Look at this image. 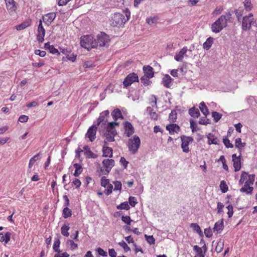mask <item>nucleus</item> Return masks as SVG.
<instances>
[{
  "mask_svg": "<svg viewBox=\"0 0 257 257\" xmlns=\"http://www.w3.org/2000/svg\"><path fill=\"white\" fill-rule=\"evenodd\" d=\"M116 122H110L107 123L105 128H99V132L103 137L105 138V141L112 142L114 141V137L116 135V130L114 126L118 125Z\"/></svg>",
  "mask_w": 257,
  "mask_h": 257,
  "instance_id": "nucleus-1",
  "label": "nucleus"
},
{
  "mask_svg": "<svg viewBox=\"0 0 257 257\" xmlns=\"http://www.w3.org/2000/svg\"><path fill=\"white\" fill-rule=\"evenodd\" d=\"M130 15L131 13L128 11V9L126 10L125 12L126 18H125L123 15L119 13H115L111 16L110 25L113 27H122L128 20Z\"/></svg>",
  "mask_w": 257,
  "mask_h": 257,
  "instance_id": "nucleus-2",
  "label": "nucleus"
},
{
  "mask_svg": "<svg viewBox=\"0 0 257 257\" xmlns=\"http://www.w3.org/2000/svg\"><path fill=\"white\" fill-rule=\"evenodd\" d=\"M231 14L229 12L226 15H222L211 25L213 32L218 33L227 26V21L231 18Z\"/></svg>",
  "mask_w": 257,
  "mask_h": 257,
  "instance_id": "nucleus-3",
  "label": "nucleus"
},
{
  "mask_svg": "<svg viewBox=\"0 0 257 257\" xmlns=\"http://www.w3.org/2000/svg\"><path fill=\"white\" fill-rule=\"evenodd\" d=\"M80 45L82 47L88 50L97 47L96 39H94L91 35L81 37Z\"/></svg>",
  "mask_w": 257,
  "mask_h": 257,
  "instance_id": "nucleus-4",
  "label": "nucleus"
},
{
  "mask_svg": "<svg viewBox=\"0 0 257 257\" xmlns=\"http://www.w3.org/2000/svg\"><path fill=\"white\" fill-rule=\"evenodd\" d=\"M141 141L139 137L135 136L133 139H130L128 141V148L129 151L133 154H136L140 146Z\"/></svg>",
  "mask_w": 257,
  "mask_h": 257,
  "instance_id": "nucleus-5",
  "label": "nucleus"
},
{
  "mask_svg": "<svg viewBox=\"0 0 257 257\" xmlns=\"http://www.w3.org/2000/svg\"><path fill=\"white\" fill-rule=\"evenodd\" d=\"M110 41L109 37L105 33L101 32L100 34L97 36L96 39V43L97 47H107L109 45Z\"/></svg>",
  "mask_w": 257,
  "mask_h": 257,
  "instance_id": "nucleus-6",
  "label": "nucleus"
},
{
  "mask_svg": "<svg viewBox=\"0 0 257 257\" xmlns=\"http://www.w3.org/2000/svg\"><path fill=\"white\" fill-rule=\"evenodd\" d=\"M109 112L108 110H105L100 113L99 117L97 119V123L96 124L99 126V128H105L107 126L106 123L107 122V117L108 116Z\"/></svg>",
  "mask_w": 257,
  "mask_h": 257,
  "instance_id": "nucleus-7",
  "label": "nucleus"
},
{
  "mask_svg": "<svg viewBox=\"0 0 257 257\" xmlns=\"http://www.w3.org/2000/svg\"><path fill=\"white\" fill-rule=\"evenodd\" d=\"M252 17L253 14L252 13L243 17L242 22V29L243 30L246 31L250 29L251 24L255 22Z\"/></svg>",
  "mask_w": 257,
  "mask_h": 257,
  "instance_id": "nucleus-8",
  "label": "nucleus"
},
{
  "mask_svg": "<svg viewBox=\"0 0 257 257\" xmlns=\"http://www.w3.org/2000/svg\"><path fill=\"white\" fill-rule=\"evenodd\" d=\"M181 148L182 149L183 152L186 153L190 152L189 145L192 143L193 141V139L191 137H187L185 135L182 136L181 137Z\"/></svg>",
  "mask_w": 257,
  "mask_h": 257,
  "instance_id": "nucleus-9",
  "label": "nucleus"
},
{
  "mask_svg": "<svg viewBox=\"0 0 257 257\" xmlns=\"http://www.w3.org/2000/svg\"><path fill=\"white\" fill-rule=\"evenodd\" d=\"M139 78L138 75L135 73H130L124 79L123 84L124 87H127L135 82H138Z\"/></svg>",
  "mask_w": 257,
  "mask_h": 257,
  "instance_id": "nucleus-10",
  "label": "nucleus"
},
{
  "mask_svg": "<svg viewBox=\"0 0 257 257\" xmlns=\"http://www.w3.org/2000/svg\"><path fill=\"white\" fill-rule=\"evenodd\" d=\"M97 126L96 124L90 126L87 130L86 137L89 138L90 142H93L96 138Z\"/></svg>",
  "mask_w": 257,
  "mask_h": 257,
  "instance_id": "nucleus-11",
  "label": "nucleus"
},
{
  "mask_svg": "<svg viewBox=\"0 0 257 257\" xmlns=\"http://www.w3.org/2000/svg\"><path fill=\"white\" fill-rule=\"evenodd\" d=\"M7 9L10 15L14 14L17 10V4L14 0H5Z\"/></svg>",
  "mask_w": 257,
  "mask_h": 257,
  "instance_id": "nucleus-12",
  "label": "nucleus"
},
{
  "mask_svg": "<svg viewBox=\"0 0 257 257\" xmlns=\"http://www.w3.org/2000/svg\"><path fill=\"white\" fill-rule=\"evenodd\" d=\"M45 35V30L42 25V21L40 20L38 27L37 40L39 42L42 43Z\"/></svg>",
  "mask_w": 257,
  "mask_h": 257,
  "instance_id": "nucleus-13",
  "label": "nucleus"
},
{
  "mask_svg": "<svg viewBox=\"0 0 257 257\" xmlns=\"http://www.w3.org/2000/svg\"><path fill=\"white\" fill-rule=\"evenodd\" d=\"M56 17V14L55 13H49L47 14L44 15L42 17V22H43L47 26L50 24L54 20Z\"/></svg>",
  "mask_w": 257,
  "mask_h": 257,
  "instance_id": "nucleus-14",
  "label": "nucleus"
},
{
  "mask_svg": "<svg viewBox=\"0 0 257 257\" xmlns=\"http://www.w3.org/2000/svg\"><path fill=\"white\" fill-rule=\"evenodd\" d=\"M241 155L237 156L235 154L232 155L233 167L235 172L238 171L241 168Z\"/></svg>",
  "mask_w": 257,
  "mask_h": 257,
  "instance_id": "nucleus-15",
  "label": "nucleus"
},
{
  "mask_svg": "<svg viewBox=\"0 0 257 257\" xmlns=\"http://www.w3.org/2000/svg\"><path fill=\"white\" fill-rule=\"evenodd\" d=\"M114 161L113 159H104L102 161V164L105 168V171L106 172V174H108L110 172L112 168L114 166Z\"/></svg>",
  "mask_w": 257,
  "mask_h": 257,
  "instance_id": "nucleus-16",
  "label": "nucleus"
},
{
  "mask_svg": "<svg viewBox=\"0 0 257 257\" xmlns=\"http://www.w3.org/2000/svg\"><path fill=\"white\" fill-rule=\"evenodd\" d=\"M103 143L104 146L102 148L103 156L111 158L112 157V149L107 146V143L106 141H104Z\"/></svg>",
  "mask_w": 257,
  "mask_h": 257,
  "instance_id": "nucleus-17",
  "label": "nucleus"
},
{
  "mask_svg": "<svg viewBox=\"0 0 257 257\" xmlns=\"http://www.w3.org/2000/svg\"><path fill=\"white\" fill-rule=\"evenodd\" d=\"M166 130L169 131V134L171 135L174 134L175 133H178L180 132V126L176 123H171L168 124L166 127Z\"/></svg>",
  "mask_w": 257,
  "mask_h": 257,
  "instance_id": "nucleus-18",
  "label": "nucleus"
},
{
  "mask_svg": "<svg viewBox=\"0 0 257 257\" xmlns=\"http://www.w3.org/2000/svg\"><path fill=\"white\" fill-rule=\"evenodd\" d=\"M125 134L129 137L134 133V128L133 125L129 121L124 123Z\"/></svg>",
  "mask_w": 257,
  "mask_h": 257,
  "instance_id": "nucleus-19",
  "label": "nucleus"
},
{
  "mask_svg": "<svg viewBox=\"0 0 257 257\" xmlns=\"http://www.w3.org/2000/svg\"><path fill=\"white\" fill-rule=\"evenodd\" d=\"M173 80L169 75L166 74L162 79V84L165 87L170 88L172 85Z\"/></svg>",
  "mask_w": 257,
  "mask_h": 257,
  "instance_id": "nucleus-20",
  "label": "nucleus"
},
{
  "mask_svg": "<svg viewBox=\"0 0 257 257\" xmlns=\"http://www.w3.org/2000/svg\"><path fill=\"white\" fill-rule=\"evenodd\" d=\"M187 49V47H183L180 52L175 56V59L178 62L182 61L184 56L186 54Z\"/></svg>",
  "mask_w": 257,
  "mask_h": 257,
  "instance_id": "nucleus-21",
  "label": "nucleus"
},
{
  "mask_svg": "<svg viewBox=\"0 0 257 257\" xmlns=\"http://www.w3.org/2000/svg\"><path fill=\"white\" fill-rule=\"evenodd\" d=\"M143 70L145 75L148 76V77L151 78L154 76L153 68L152 67L150 66H144Z\"/></svg>",
  "mask_w": 257,
  "mask_h": 257,
  "instance_id": "nucleus-22",
  "label": "nucleus"
},
{
  "mask_svg": "<svg viewBox=\"0 0 257 257\" xmlns=\"http://www.w3.org/2000/svg\"><path fill=\"white\" fill-rule=\"evenodd\" d=\"M11 236V233L10 232H7L5 234L3 233H0V241L8 243L10 240Z\"/></svg>",
  "mask_w": 257,
  "mask_h": 257,
  "instance_id": "nucleus-23",
  "label": "nucleus"
},
{
  "mask_svg": "<svg viewBox=\"0 0 257 257\" xmlns=\"http://www.w3.org/2000/svg\"><path fill=\"white\" fill-rule=\"evenodd\" d=\"M208 139V144L209 145L214 144L217 145L218 144V140L217 138L214 137V136L212 134L210 133L207 136Z\"/></svg>",
  "mask_w": 257,
  "mask_h": 257,
  "instance_id": "nucleus-24",
  "label": "nucleus"
},
{
  "mask_svg": "<svg viewBox=\"0 0 257 257\" xmlns=\"http://www.w3.org/2000/svg\"><path fill=\"white\" fill-rule=\"evenodd\" d=\"M249 185L250 184L247 182H245L244 186L240 188V191L241 192H246L247 194H251L253 190V187H250Z\"/></svg>",
  "mask_w": 257,
  "mask_h": 257,
  "instance_id": "nucleus-25",
  "label": "nucleus"
},
{
  "mask_svg": "<svg viewBox=\"0 0 257 257\" xmlns=\"http://www.w3.org/2000/svg\"><path fill=\"white\" fill-rule=\"evenodd\" d=\"M189 114L194 118H198L200 115L199 109L195 107H193L189 109Z\"/></svg>",
  "mask_w": 257,
  "mask_h": 257,
  "instance_id": "nucleus-26",
  "label": "nucleus"
},
{
  "mask_svg": "<svg viewBox=\"0 0 257 257\" xmlns=\"http://www.w3.org/2000/svg\"><path fill=\"white\" fill-rule=\"evenodd\" d=\"M223 220L222 219L218 222H216L215 223L214 226L213 227V230L214 231H217V232H219L223 230Z\"/></svg>",
  "mask_w": 257,
  "mask_h": 257,
  "instance_id": "nucleus-27",
  "label": "nucleus"
},
{
  "mask_svg": "<svg viewBox=\"0 0 257 257\" xmlns=\"http://www.w3.org/2000/svg\"><path fill=\"white\" fill-rule=\"evenodd\" d=\"M45 48L46 49H48L50 53L53 54H58L59 55L60 53L58 50L54 48L53 45H50L49 43H47L45 44Z\"/></svg>",
  "mask_w": 257,
  "mask_h": 257,
  "instance_id": "nucleus-28",
  "label": "nucleus"
},
{
  "mask_svg": "<svg viewBox=\"0 0 257 257\" xmlns=\"http://www.w3.org/2000/svg\"><path fill=\"white\" fill-rule=\"evenodd\" d=\"M75 170L73 175L75 177H78L82 172L83 169L81 165L78 163H75L73 165Z\"/></svg>",
  "mask_w": 257,
  "mask_h": 257,
  "instance_id": "nucleus-29",
  "label": "nucleus"
},
{
  "mask_svg": "<svg viewBox=\"0 0 257 257\" xmlns=\"http://www.w3.org/2000/svg\"><path fill=\"white\" fill-rule=\"evenodd\" d=\"M213 43V38L212 37H209L207 39L206 41L203 43V48L206 50H209Z\"/></svg>",
  "mask_w": 257,
  "mask_h": 257,
  "instance_id": "nucleus-30",
  "label": "nucleus"
},
{
  "mask_svg": "<svg viewBox=\"0 0 257 257\" xmlns=\"http://www.w3.org/2000/svg\"><path fill=\"white\" fill-rule=\"evenodd\" d=\"M199 108L202 113L205 116L209 113V110L204 102L200 103Z\"/></svg>",
  "mask_w": 257,
  "mask_h": 257,
  "instance_id": "nucleus-31",
  "label": "nucleus"
},
{
  "mask_svg": "<svg viewBox=\"0 0 257 257\" xmlns=\"http://www.w3.org/2000/svg\"><path fill=\"white\" fill-rule=\"evenodd\" d=\"M193 249L196 252L199 257H205V254L203 253L202 248L200 247L197 245H195L193 246ZM195 257H198L197 256H195Z\"/></svg>",
  "mask_w": 257,
  "mask_h": 257,
  "instance_id": "nucleus-32",
  "label": "nucleus"
},
{
  "mask_svg": "<svg viewBox=\"0 0 257 257\" xmlns=\"http://www.w3.org/2000/svg\"><path fill=\"white\" fill-rule=\"evenodd\" d=\"M111 115L114 120H117L118 118L122 116V114L120 110L117 108L115 109L112 112Z\"/></svg>",
  "mask_w": 257,
  "mask_h": 257,
  "instance_id": "nucleus-33",
  "label": "nucleus"
},
{
  "mask_svg": "<svg viewBox=\"0 0 257 257\" xmlns=\"http://www.w3.org/2000/svg\"><path fill=\"white\" fill-rule=\"evenodd\" d=\"M60 244V241L58 238H55L54 244H53V249L55 252L59 253L61 252V250L59 249V246Z\"/></svg>",
  "mask_w": 257,
  "mask_h": 257,
  "instance_id": "nucleus-34",
  "label": "nucleus"
},
{
  "mask_svg": "<svg viewBox=\"0 0 257 257\" xmlns=\"http://www.w3.org/2000/svg\"><path fill=\"white\" fill-rule=\"evenodd\" d=\"M190 227L193 229L194 231H195L200 235L202 234V232L201 230L200 226L198 224L195 223H192L190 224Z\"/></svg>",
  "mask_w": 257,
  "mask_h": 257,
  "instance_id": "nucleus-35",
  "label": "nucleus"
},
{
  "mask_svg": "<svg viewBox=\"0 0 257 257\" xmlns=\"http://www.w3.org/2000/svg\"><path fill=\"white\" fill-rule=\"evenodd\" d=\"M147 111L150 113V116L152 119L155 120L157 119L158 114L155 111H153V109L151 107H148Z\"/></svg>",
  "mask_w": 257,
  "mask_h": 257,
  "instance_id": "nucleus-36",
  "label": "nucleus"
},
{
  "mask_svg": "<svg viewBox=\"0 0 257 257\" xmlns=\"http://www.w3.org/2000/svg\"><path fill=\"white\" fill-rule=\"evenodd\" d=\"M39 156L40 153H38L30 159L29 163V167L30 168H32L34 163L39 159Z\"/></svg>",
  "mask_w": 257,
  "mask_h": 257,
  "instance_id": "nucleus-37",
  "label": "nucleus"
},
{
  "mask_svg": "<svg viewBox=\"0 0 257 257\" xmlns=\"http://www.w3.org/2000/svg\"><path fill=\"white\" fill-rule=\"evenodd\" d=\"M72 215V211L71 210L68 208L67 207H66L64 208L63 210V216L64 218H67L69 217H70Z\"/></svg>",
  "mask_w": 257,
  "mask_h": 257,
  "instance_id": "nucleus-38",
  "label": "nucleus"
},
{
  "mask_svg": "<svg viewBox=\"0 0 257 257\" xmlns=\"http://www.w3.org/2000/svg\"><path fill=\"white\" fill-rule=\"evenodd\" d=\"M222 115L216 111H213L212 112V117L215 122H218L221 118Z\"/></svg>",
  "mask_w": 257,
  "mask_h": 257,
  "instance_id": "nucleus-39",
  "label": "nucleus"
},
{
  "mask_svg": "<svg viewBox=\"0 0 257 257\" xmlns=\"http://www.w3.org/2000/svg\"><path fill=\"white\" fill-rule=\"evenodd\" d=\"M70 227L65 224H64L61 228V233L65 236H68L69 233L68 230Z\"/></svg>",
  "mask_w": 257,
  "mask_h": 257,
  "instance_id": "nucleus-40",
  "label": "nucleus"
},
{
  "mask_svg": "<svg viewBox=\"0 0 257 257\" xmlns=\"http://www.w3.org/2000/svg\"><path fill=\"white\" fill-rule=\"evenodd\" d=\"M248 178V174L245 172L243 171L240 176V179L239 181V183L240 184H242L244 182L247 180Z\"/></svg>",
  "mask_w": 257,
  "mask_h": 257,
  "instance_id": "nucleus-41",
  "label": "nucleus"
},
{
  "mask_svg": "<svg viewBox=\"0 0 257 257\" xmlns=\"http://www.w3.org/2000/svg\"><path fill=\"white\" fill-rule=\"evenodd\" d=\"M116 208L117 209H124L127 210L130 209V206L127 202L125 201L123 203H121L120 205L117 206Z\"/></svg>",
  "mask_w": 257,
  "mask_h": 257,
  "instance_id": "nucleus-42",
  "label": "nucleus"
},
{
  "mask_svg": "<svg viewBox=\"0 0 257 257\" xmlns=\"http://www.w3.org/2000/svg\"><path fill=\"white\" fill-rule=\"evenodd\" d=\"M220 188L222 193H225L228 191V186L225 181H221L220 184Z\"/></svg>",
  "mask_w": 257,
  "mask_h": 257,
  "instance_id": "nucleus-43",
  "label": "nucleus"
},
{
  "mask_svg": "<svg viewBox=\"0 0 257 257\" xmlns=\"http://www.w3.org/2000/svg\"><path fill=\"white\" fill-rule=\"evenodd\" d=\"M245 9L247 11H250L252 8V6L250 0H245L243 2Z\"/></svg>",
  "mask_w": 257,
  "mask_h": 257,
  "instance_id": "nucleus-44",
  "label": "nucleus"
},
{
  "mask_svg": "<svg viewBox=\"0 0 257 257\" xmlns=\"http://www.w3.org/2000/svg\"><path fill=\"white\" fill-rule=\"evenodd\" d=\"M177 119V113L175 110H172L169 114V119L171 122H175Z\"/></svg>",
  "mask_w": 257,
  "mask_h": 257,
  "instance_id": "nucleus-45",
  "label": "nucleus"
},
{
  "mask_svg": "<svg viewBox=\"0 0 257 257\" xmlns=\"http://www.w3.org/2000/svg\"><path fill=\"white\" fill-rule=\"evenodd\" d=\"M84 154L87 156L89 158H93L95 159L97 157V155L96 154H94L90 149H88L85 152Z\"/></svg>",
  "mask_w": 257,
  "mask_h": 257,
  "instance_id": "nucleus-46",
  "label": "nucleus"
},
{
  "mask_svg": "<svg viewBox=\"0 0 257 257\" xmlns=\"http://www.w3.org/2000/svg\"><path fill=\"white\" fill-rule=\"evenodd\" d=\"M66 243L70 246L71 250H74L78 247L77 244L74 243V242L72 240H68Z\"/></svg>",
  "mask_w": 257,
  "mask_h": 257,
  "instance_id": "nucleus-47",
  "label": "nucleus"
},
{
  "mask_svg": "<svg viewBox=\"0 0 257 257\" xmlns=\"http://www.w3.org/2000/svg\"><path fill=\"white\" fill-rule=\"evenodd\" d=\"M190 127L192 130V132L194 133L198 130V128H197V123L192 119H191L190 120Z\"/></svg>",
  "mask_w": 257,
  "mask_h": 257,
  "instance_id": "nucleus-48",
  "label": "nucleus"
},
{
  "mask_svg": "<svg viewBox=\"0 0 257 257\" xmlns=\"http://www.w3.org/2000/svg\"><path fill=\"white\" fill-rule=\"evenodd\" d=\"M29 25V24L28 22H24L20 25L16 26V28L17 30H22L28 27Z\"/></svg>",
  "mask_w": 257,
  "mask_h": 257,
  "instance_id": "nucleus-49",
  "label": "nucleus"
},
{
  "mask_svg": "<svg viewBox=\"0 0 257 257\" xmlns=\"http://www.w3.org/2000/svg\"><path fill=\"white\" fill-rule=\"evenodd\" d=\"M113 183L114 185V191L118 190L120 191L122 187L121 183L120 181H114Z\"/></svg>",
  "mask_w": 257,
  "mask_h": 257,
  "instance_id": "nucleus-50",
  "label": "nucleus"
},
{
  "mask_svg": "<svg viewBox=\"0 0 257 257\" xmlns=\"http://www.w3.org/2000/svg\"><path fill=\"white\" fill-rule=\"evenodd\" d=\"M150 78L148 77V76L146 75H144L141 78V81L142 83L144 84V85L147 86L149 85L150 81L149 79Z\"/></svg>",
  "mask_w": 257,
  "mask_h": 257,
  "instance_id": "nucleus-51",
  "label": "nucleus"
},
{
  "mask_svg": "<svg viewBox=\"0 0 257 257\" xmlns=\"http://www.w3.org/2000/svg\"><path fill=\"white\" fill-rule=\"evenodd\" d=\"M210 120L209 119L206 118V117H202L201 118H200L199 121V123L203 125H207L208 124H210Z\"/></svg>",
  "mask_w": 257,
  "mask_h": 257,
  "instance_id": "nucleus-52",
  "label": "nucleus"
},
{
  "mask_svg": "<svg viewBox=\"0 0 257 257\" xmlns=\"http://www.w3.org/2000/svg\"><path fill=\"white\" fill-rule=\"evenodd\" d=\"M118 244L121 246L123 248L124 250L126 252L130 250L131 249L130 247L128 246L127 244L123 240L119 242Z\"/></svg>",
  "mask_w": 257,
  "mask_h": 257,
  "instance_id": "nucleus-53",
  "label": "nucleus"
},
{
  "mask_svg": "<svg viewBox=\"0 0 257 257\" xmlns=\"http://www.w3.org/2000/svg\"><path fill=\"white\" fill-rule=\"evenodd\" d=\"M128 202L131 206H132V207H135L136 205L138 203L136 197L132 196L129 197Z\"/></svg>",
  "mask_w": 257,
  "mask_h": 257,
  "instance_id": "nucleus-54",
  "label": "nucleus"
},
{
  "mask_svg": "<svg viewBox=\"0 0 257 257\" xmlns=\"http://www.w3.org/2000/svg\"><path fill=\"white\" fill-rule=\"evenodd\" d=\"M121 220L123 222L128 225L131 224V222L133 221L129 216H122L121 217Z\"/></svg>",
  "mask_w": 257,
  "mask_h": 257,
  "instance_id": "nucleus-55",
  "label": "nucleus"
},
{
  "mask_svg": "<svg viewBox=\"0 0 257 257\" xmlns=\"http://www.w3.org/2000/svg\"><path fill=\"white\" fill-rule=\"evenodd\" d=\"M146 239L147 242L150 244H153L155 243V239L153 235H145Z\"/></svg>",
  "mask_w": 257,
  "mask_h": 257,
  "instance_id": "nucleus-56",
  "label": "nucleus"
},
{
  "mask_svg": "<svg viewBox=\"0 0 257 257\" xmlns=\"http://www.w3.org/2000/svg\"><path fill=\"white\" fill-rule=\"evenodd\" d=\"M223 142L225 147L227 148H232L233 147V145L230 142V141L227 138H224L223 139Z\"/></svg>",
  "mask_w": 257,
  "mask_h": 257,
  "instance_id": "nucleus-57",
  "label": "nucleus"
},
{
  "mask_svg": "<svg viewBox=\"0 0 257 257\" xmlns=\"http://www.w3.org/2000/svg\"><path fill=\"white\" fill-rule=\"evenodd\" d=\"M105 188H106V189L105 190L104 193L107 195H109L112 193L113 186L111 184L109 183Z\"/></svg>",
  "mask_w": 257,
  "mask_h": 257,
  "instance_id": "nucleus-58",
  "label": "nucleus"
},
{
  "mask_svg": "<svg viewBox=\"0 0 257 257\" xmlns=\"http://www.w3.org/2000/svg\"><path fill=\"white\" fill-rule=\"evenodd\" d=\"M254 178H255L254 174L248 175L247 180H246L245 181V182H247L250 185H252L253 183V182L254 181Z\"/></svg>",
  "mask_w": 257,
  "mask_h": 257,
  "instance_id": "nucleus-59",
  "label": "nucleus"
},
{
  "mask_svg": "<svg viewBox=\"0 0 257 257\" xmlns=\"http://www.w3.org/2000/svg\"><path fill=\"white\" fill-rule=\"evenodd\" d=\"M244 10L242 8L239 7L238 9L234 11L236 17H242Z\"/></svg>",
  "mask_w": 257,
  "mask_h": 257,
  "instance_id": "nucleus-60",
  "label": "nucleus"
},
{
  "mask_svg": "<svg viewBox=\"0 0 257 257\" xmlns=\"http://www.w3.org/2000/svg\"><path fill=\"white\" fill-rule=\"evenodd\" d=\"M76 55L70 53L69 54L67 55L66 58L68 60L74 62L76 60Z\"/></svg>",
  "mask_w": 257,
  "mask_h": 257,
  "instance_id": "nucleus-61",
  "label": "nucleus"
},
{
  "mask_svg": "<svg viewBox=\"0 0 257 257\" xmlns=\"http://www.w3.org/2000/svg\"><path fill=\"white\" fill-rule=\"evenodd\" d=\"M227 209H228L227 214L229 218H230L233 214V206L231 205H229L228 206H227Z\"/></svg>",
  "mask_w": 257,
  "mask_h": 257,
  "instance_id": "nucleus-62",
  "label": "nucleus"
},
{
  "mask_svg": "<svg viewBox=\"0 0 257 257\" xmlns=\"http://www.w3.org/2000/svg\"><path fill=\"white\" fill-rule=\"evenodd\" d=\"M108 184H109V181L108 179L104 178L103 177L101 180V185L104 187H106Z\"/></svg>",
  "mask_w": 257,
  "mask_h": 257,
  "instance_id": "nucleus-63",
  "label": "nucleus"
},
{
  "mask_svg": "<svg viewBox=\"0 0 257 257\" xmlns=\"http://www.w3.org/2000/svg\"><path fill=\"white\" fill-rule=\"evenodd\" d=\"M97 251L98 253L102 256H107V253L105 251H104L102 248L100 247H98L97 249Z\"/></svg>",
  "mask_w": 257,
  "mask_h": 257,
  "instance_id": "nucleus-64",
  "label": "nucleus"
}]
</instances>
